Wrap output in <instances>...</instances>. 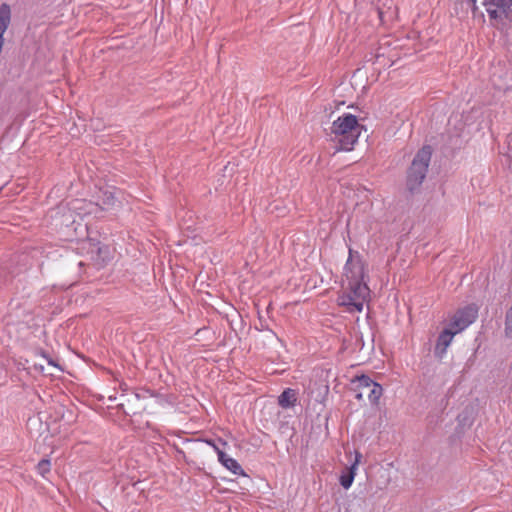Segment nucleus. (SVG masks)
<instances>
[{"label": "nucleus", "instance_id": "f257e3e1", "mask_svg": "<svg viewBox=\"0 0 512 512\" xmlns=\"http://www.w3.org/2000/svg\"><path fill=\"white\" fill-rule=\"evenodd\" d=\"M365 267L357 253L349 252L344 267L343 292L338 297L339 306L351 314L361 312L370 297V289L364 281Z\"/></svg>", "mask_w": 512, "mask_h": 512}, {"label": "nucleus", "instance_id": "f03ea898", "mask_svg": "<svg viewBox=\"0 0 512 512\" xmlns=\"http://www.w3.org/2000/svg\"><path fill=\"white\" fill-rule=\"evenodd\" d=\"M364 130L357 116L343 113L335 119L330 127V139L337 144L336 152L351 151Z\"/></svg>", "mask_w": 512, "mask_h": 512}, {"label": "nucleus", "instance_id": "7ed1b4c3", "mask_svg": "<svg viewBox=\"0 0 512 512\" xmlns=\"http://www.w3.org/2000/svg\"><path fill=\"white\" fill-rule=\"evenodd\" d=\"M488 14L490 26L503 34L512 28V0H479Z\"/></svg>", "mask_w": 512, "mask_h": 512}, {"label": "nucleus", "instance_id": "20e7f679", "mask_svg": "<svg viewBox=\"0 0 512 512\" xmlns=\"http://www.w3.org/2000/svg\"><path fill=\"white\" fill-rule=\"evenodd\" d=\"M431 155L429 146H424L415 155L407 177V185L411 191L418 188L425 179Z\"/></svg>", "mask_w": 512, "mask_h": 512}, {"label": "nucleus", "instance_id": "39448f33", "mask_svg": "<svg viewBox=\"0 0 512 512\" xmlns=\"http://www.w3.org/2000/svg\"><path fill=\"white\" fill-rule=\"evenodd\" d=\"M473 322H450V325L439 334L434 348V355L442 359L454 336L462 332Z\"/></svg>", "mask_w": 512, "mask_h": 512}, {"label": "nucleus", "instance_id": "423d86ee", "mask_svg": "<svg viewBox=\"0 0 512 512\" xmlns=\"http://www.w3.org/2000/svg\"><path fill=\"white\" fill-rule=\"evenodd\" d=\"M362 458V454L358 451L355 452V459L354 462L345 468V471L342 472L339 478L340 485L344 489H349L354 481L357 466L360 463Z\"/></svg>", "mask_w": 512, "mask_h": 512}, {"label": "nucleus", "instance_id": "0eeeda50", "mask_svg": "<svg viewBox=\"0 0 512 512\" xmlns=\"http://www.w3.org/2000/svg\"><path fill=\"white\" fill-rule=\"evenodd\" d=\"M218 461L235 475L247 476L241 465L233 458L229 457L223 450L216 447Z\"/></svg>", "mask_w": 512, "mask_h": 512}, {"label": "nucleus", "instance_id": "6e6552de", "mask_svg": "<svg viewBox=\"0 0 512 512\" xmlns=\"http://www.w3.org/2000/svg\"><path fill=\"white\" fill-rule=\"evenodd\" d=\"M296 401L297 393L291 388H286L278 397V404L284 409L293 407Z\"/></svg>", "mask_w": 512, "mask_h": 512}, {"label": "nucleus", "instance_id": "1a4fd4ad", "mask_svg": "<svg viewBox=\"0 0 512 512\" xmlns=\"http://www.w3.org/2000/svg\"><path fill=\"white\" fill-rule=\"evenodd\" d=\"M478 317V307L476 304H468L459 309L453 320H474Z\"/></svg>", "mask_w": 512, "mask_h": 512}, {"label": "nucleus", "instance_id": "9d476101", "mask_svg": "<svg viewBox=\"0 0 512 512\" xmlns=\"http://www.w3.org/2000/svg\"><path fill=\"white\" fill-rule=\"evenodd\" d=\"M364 393H365V395H367L371 404L377 405L380 397L383 394V388L379 383L374 382L373 384H371L369 386V388H367L364 391Z\"/></svg>", "mask_w": 512, "mask_h": 512}, {"label": "nucleus", "instance_id": "9b49d317", "mask_svg": "<svg viewBox=\"0 0 512 512\" xmlns=\"http://www.w3.org/2000/svg\"><path fill=\"white\" fill-rule=\"evenodd\" d=\"M374 382H375L374 380H372L368 375H365V374L356 376L352 380V383L356 385V388L360 389L362 391H365Z\"/></svg>", "mask_w": 512, "mask_h": 512}, {"label": "nucleus", "instance_id": "f8f14e48", "mask_svg": "<svg viewBox=\"0 0 512 512\" xmlns=\"http://www.w3.org/2000/svg\"><path fill=\"white\" fill-rule=\"evenodd\" d=\"M37 472L42 476L45 477L47 473L51 470V462L48 458H43L40 460L36 466Z\"/></svg>", "mask_w": 512, "mask_h": 512}, {"label": "nucleus", "instance_id": "ddd939ff", "mask_svg": "<svg viewBox=\"0 0 512 512\" xmlns=\"http://www.w3.org/2000/svg\"><path fill=\"white\" fill-rule=\"evenodd\" d=\"M477 2H478L477 0H468V5L471 9L473 18L480 17L482 19V21L484 22L485 21L484 14L480 11V8H479Z\"/></svg>", "mask_w": 512, "mask_h": 512}, {"label": "nucleus", "instance_id": "4468645a", "mask_svg": "<svg viewBox=\"0 0 512 512\" xmlns=\"http://www.w3.org/2000/svg\"><path fill=\"white\" fill-rule=\"evenodd\" d=\"M40 355H41L42 357H44V358L47 360V362H48V364H49V365H52V366L58 367V365L55 363V361H54V360L49 356V354H48L46 351H44L43 349H41V350H40Z\"/></svg>", "mask_w": 512, "mask_h": 512}, {"label": "nucleus", "instance_id": "2eb2a0df", "mask_svg": "<svg viewBox=\"0 0 512 512\" xmlns=\"http://www.w3.org/2000/svg\"><path fill=\"white\" fill-rule=\"evenodd\" d=\"M505 335L508 338H512V322H505Z\"/></svg>", "mask_w": 512, "mask_h": 512}, {"label": "nucleus", "instance_id": "dca6fc26", "mask_svg": "<svg viewBox=\"0 0 512 512\" xmlns=\"http://www.w3.org/2000/svg\"><path fill=\"white\" fill-rule=\"evenodd\" d=\"M355 347L362 349L364 347V342L362 336H356Z\"/></svg>", "mask_w": 512, "mask_h": 512}, {"label": "nucleus", "instance_id": "f3484780", "mask_svg": "<svg viewBox=\"0 0 512 512\" xmlns=\"http://www.w3.org/2000/svg\"><path fill=\"white\" fill-rule=\"evenodd\" d=\"M203 442H205L206 444L212 446L215 451H216V447H219L217 445V443H216V440H214V439H205V440H203Z\"/></svg>", "mask_w": 512, "mask_h": 512}, {"label": "nucleus", "instance_id": "a211bd4d", "mask_svg": "<svg viewBox=\"0 0 512 512\" xmlns=\"http://www.w3.org/2000/svg\"><path fill=\"white\" fill-rule=\"evenodd\" d=\"M205 331H208L207 327L197 329V331L195 332V336L197 337V340H200L201 334Z\"/></svg>", "mask_w": 512, "mask_h": 512}, {"label": "nucleus", "instance_id": "6ab92c4d", "mask_svg": "<svg viewBox=\"0 0 512 512\" xmlns=\"http://www.w3.org/2000/svg\"><path fill=\"white\" fill-rule=\"evenodd\" d=\"M228 323H229L230 327H231L234 331H236V329H237V328L233 325L234 323L238 324V325L240 326V328H242V326H243V324H244V322H242V321H239V322H228Z\"/></svg>", "mask_w": 512, "mask_h": 512}, {"label": "nucleus", "instance_id": "aec40b11", "mask_svg": "<svg viewBox=\"0 0 512 512\" xmlns=\"http://www.w3.org/2000/svg\"><path fill=\"white\" fill-rule=\"evenodd\" d=\"M365 395L364 391L360 390V392L356 393L355 398L361 400Z\"/></svg>", "mask_w": 512, "mask_h": 512}, {"label": "nucleus", "instance_id": "412c9836", "mask_svg": "<svg viewBox=\"0 0 512 512\" xmlns=\"http://www.w3.org/2000/svg\"><path fill=\"white\" fill-rule=\"evenodd\" d=\"M507 320H512V307L509 309L507 313Z\"/></svg>", "mask_w": 512, "mask_h": 512}, {"label": "nucleus", "instance_id": "4be33fe9", "mask_svg": "<svg viewBox=\"0 0 512 512\" xmlns=\"http://www.w3.org/2000/svg\"><path fill=\"white\" fill-rule=\"evenodd\" d=\"M264 323H265V322L260 321V322H259L260 327H258L257 325H255V329H256V330H261V329H263V327H264Z\"/></svg>", "mask_w": 512, "mask_h": 512}, {"label": "nucleus", "instance_id": "5701e85b", "mask_svg": "<svg viewBox=\"0 0 512 512\" xmlns=\"http://www.w3.org/2000/svg\"><path fill=\"white\" fill-rule=\"evenodd\" d=\"M218 442H220L223 446H226V445H227V442L222 441V439H220V438L218 439Z\"/></svg>", "mask_w": 512, "mask_h": 512}, {"label": "nucleus", "instance_id": "b1692460", "mask_svg": "<svg viewBox=\"0 0 512 512\" xmlns=\"http://www.w3.org/2000/svg\"><path fill=\"white\" fill-rule=\"evenodd\" d=\"M123 406H124L123 403L118 404L119 409H123Z\"/></svg>", "mask_w": 512, "mask_h": 512}, {"label": "nucleus", "instance_id": "393cba45", "mask_svg": "<svg viewBox=\"0 0 512 512\" xmlns=\"http://www.w3.org/2000/svg\"><path fill=\"white\" fill-rule=\"evenodd\" d=\"M510 156L512 157V146L509 149Z\"/></svg>", "mask_w": 512, "mask_h": 512}, {"label": "nucleus", "instance_id": "a878e982", "mask_svg": "<svg viewBox=\"0 0 512 512\" xmlns=\"http://www.w3.org/2000/svg\"><path fill=\"white\" fill-rule=\"evenodd\" d=\"M494 316H495L494 314L490 315V317H494ZM485 317H489V314H486Z\"/></svg>", "mask_w": 512, "mask_h": 512}]
</instances>
